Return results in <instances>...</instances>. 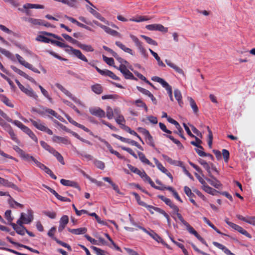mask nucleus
Returning <instances> with one entry per match:
<instances>
[{"instance_id":"a878e982","label":"nucleus","mask_w":255,"mask_h":255,"mask_svg":"<svg viewBox=\"0 0 255 255\" xmlns=\"http://www.w3.org/2000/svg\"><path fill=\"white\" fill-rule=\"evenodd\" d=\"M103 30L107 33L114 36H116L121 38L122 37L121 34L118 31L111 29L110 27L105 26V27H103Z\"/></svg>"},{"instance_id":"ddd939ff","label":"nucleus","mask_w":255,"mask_h":255,"mask_svg":"<svg viewBox=\"0 0 255 255\" xmlns=\"http://www.w3.org/2000/svg\"><path fill=\"white\" fill-rule=\"evenodd\" d=\"M60 182L64 186L72 187L78 189L79 191L81 190V188L79 184L75 181L62 179Z\"/></svg>"},{"instance_id":"f3484780","label":"nucleus","mask_w":255,"mask_h":255,"mask_svg":"<svg viewBox=\"0 0 255 255\" xmlns=\"http://www.w3.org/2000/svg\"><path fill=\"white\" fill-rule=\"evenodd\" d=\"M11 123L20 128L26 134L31 131L29 128L24 125L21 122L18 120L12 121Z\"/></svg>"},{"instance_id":"0eeeda50","label":"nucleus","mask_w":255,"mask_h":255,"mask_svg":"<svg viewBox=\"0 0 255 255\" xmlns=\"http://www.w3.org/2000/svg\"><path fill=\"white\" fill-rule=\"evenodd\" d=\"M117 69L120 71L126 79L137 80V78L127 69L125 65L121 64L119 67H117Z\"/></svg>"},{"instance_id":"864d4df0","label":"nucleus","mask_w":255,"mask_h":255,"mask_svg":"<svg viewBox=\"0 0 255 255\" xmlns=\"http://www.w3.org/2000/svg\"><path fill=\"white\" fill-rule=\"evenodd\" d=\"M0 52L3 55H4L5 56H6L7 58L11 60H13V56L12 54L11 53V52L9 51L4 48L0 47Z\"/></svg>"},{"instance_id":"a19ab883","label":"nucleus","mask_w":255,"mask_h":255,"mask_svg":"<svg viewBox=\"0 0 255 255\" xmlns=\"http://www.w3.org/2000/svg\"><path fill=\"white\" fill-rule=\"evenodd\" d=\"M151 19V17H149L147 16H139L136 18H130L129 20L136 22H139L141 21H147Z\"/></svg>"},{"instance_id":"79ce46f5","label":"nucleus","mask_w":255,"mask_h":255,"mask_svg":"<svg viewBox=\"0 0 255 255\" xmlns=\"http://www.w3.org/2000/svg\"><path fill=\"white\" fill-rule=\"evenodd\" d=\"M40 143L41 146L50 153H52V152L55 150L53 147L48 145L46 142L44 141H40Z\"/></svg>"},{"instance_id":"b1692460","label":"nucleus","mask_w":255,"mask_h":255,"mask_svg":"<svg viewBox=\"0 0 255 255\" xmlns=\"http://www.w3.org/2000/svg\"><path fill=\"white\" fill-rule=\"evenodd\" d=\"M52 140L54 142L62 143L65 144H69L70 142L69 140L66 137H63L57 135H54L52 137Z\"/></svg>"},{"instance_id":"9d476101","label":"nucleus","mask_w":255,"mask_h":255,"mask_svg":"<svg viewBox=\"0 0 255 255\" xmlns=\"http://www.w3.org/2000/svg\"><path fill=\"white\" fill-rule=\"evenodd\" d=\"M90 114L99 118L106 117L105 112L99 107H94L89 109Z\"/></svg>"},{"instance_id":"6e6d98bb","label":"nucleus","mask_w":255,"mask_h":255,"mask_svg":"<svg viewBox=\"0 0 255 255\" xmlns=\"http://www.w3.org/2000/svg\"><path fill=\"white\" fill-rule=\"evenodd\" d=\"M158 198L160 199L162 201H163L167 205L169 206L170 208L174 204V203L172 202V201L163 196L159 195Z\"/></svg>"},{"instance_id":"2f4dec72","label":"nucleus","mask_w":255,"mask_h":255,"mask_svg":"<svg viewBox=\"0 0 255 255\" xmlns=\"http://www.w3.org/2000/svg\"><path fill=\"white\" fill-rule=\"evenodd\" d=\"M103 180L105 181L108 182L109 183L111 186H112L113 189L118 194H121L120 190L119 188V187L117 185L115 184L111 180L110 177H105L103 178Z\"/></svg>"},{"instance_id":"7c9ffc66","label":"nucleus","mask_w":255,"mask_h":255,"mask_svg":"<svg viewBox=\"0 0 255 255\" xmlns=\"http://www.w3.org/2000/svg\"><path fill=\"white\" fill-rule=\"evenodd\" d=\"M174 97L177 100L179 106L182 107L183 105V102L182 100V97L181 92L178 89H175L174 91Z\"/></svg>"},{"instance_id":"8fccbe9b","label":"nucleus","mask_w":255,"mask_h":255,"mask_svg":"<svg viewBox=\"0 0 255 255\" xmlns=\"http://www.w3.org/2000/svg\"><path fill=\"white\" fill-rule=\"evenodd\" d=\"M46 114H48L49 115L52 116L53 117L56 118L59 120H61L62 117L61 116L58 115L55 111L47 108V110H46Z\"/></svg>"},{"instance_id":"58836bf2","label":"nucleus","mask_w":255,"mask_h":255,"mask_svg":"<svg viewBox=\"0 0 255 255\" xmlns=\"http://www.w3.org/2000/svg\"><path fill=\"white\" fill-rule=\"evenodd\" d=\"M51 154H53L56 158L57 160L61 164H62V165L65 164V162L63 157L59 152H58L55 149Z\"/></svg>"},{"instance_id":"cd10ccee","label":"nucleus","mask_w":255,"mask_h":255,"mask_svg":"<svg viewBox=\"0 0 255 255\" xmlns=\"http://www.w3.org/2000/svg\"><path fill=\"white\" fill-rule=\"evenodd\" d=\"M232 225L233 226V229H234V230L238 231L241 234L245 235V236H246L247 237H248L249 238H252L251 235L249 233H248L246 230H244L241 226H240L238 225H236V224Z\"/></svg>"},{"instance_id":"680f3d73","label":"nucleus","mask_w":255,"mask_h":255,"mask_svg":"<svg viewBox=\"0 0 255 255\" xmlns=\"http://www.w3.org/2000/svg\"><path fill=\"white\" fill-rule=\"evenodd\" d=\"M162 156L163 158L169 164L174 165L175 166L176 165L177 162H178L177 160H173L170 157H169V156H168L167 155H165V154H162Z\"/></svg>"},{"instance_id":"473e14b6","label":"nucleus","mask_w":255,"mask_h":255,"mask_svg":"<svg viewBox=\"0 0 255 255\" xmlns=\"http://www.w3.org/2000/svg\"><path fill=\"white\" fill-rule=\"evenodd\" d=\"M78 47L87 52H93L94 49L90 45L82 44L78 41L76 44Z\"/></svg>"},{"instance_id":"e2e57ef3","label":"nucleus","mask_w":255,"mask_h":255,"mask_svg":"<svg viewBox=\"0 0 255 255\" xmlns=\"http://www.w3.org/2000/svg\"><path fill=\"white\" fill-rule=\"evenodd\" d=\"M90 216L94 217L95 219L96 220L97 222L101 225H106V223L104 221L101 220L100 218L95 213H89L88 214Z\"/></svg>"},{"instance_id":"37998d69","label":"nucleus","mask_w":255,"mask_h":255,"mask_svg":"<svg viewBox=\"0 0 255 255\" xmlns=\"http://www.w3.org/2000/svg\"><path fill=\"white\" fill-rule=\"evenodd\" d=\"M36 40L38 41L43 42L44 43H49L51 42V43L53 44L52 41H55V40H52L50 39L49 38H47V37H45L43 35H38L36 38Z\"/></svg>"},{"instance_id":"ea45409f","label":"nucleus","mask_w":255,"mask_h":255,"mask_svg":"<svg viewBox=\"0 0 255 255\" xmlns=\"http://www.w3.org/2000/svg\"><path fill=\"white\" fill-rule=\"evenodd\" d=\"M151 237H152L154 240L157 241L158 243H161L162 244H164V241L162 239V238L159 236L156 233H155L153 231L151 230L148 234Z\"/></svg>"},{"instance_id":"7ed1b4c3","label":"nucleus","mask_w":255,"mask_h":255,"mask_svg":"<svg viewBox=\"0 0 255 255\" xmlns=\"http://www.w3.org/2000/svg\"><path fill=\"white\" fill-rule=\"evenodd\" d=\"M151 80L153 81L160 83L162 85V86L166 90L167 93L168 94L169 96L170 97V100L173 101L172 88L167 82H166L163 79L160 78L158 76L152 77L151 78Z\"/></svg>"},{"instance_id":"a211bd4d","label":"nucleus","mask_w":255,"mask_h":255,"mask_svg":"<svg viewBox=\"0 0 255 255\" xmlns=\"http://www.w3.org/2000/svg\"><path fill=\"white\" fill-rule=\"evenodd\" d=\"M21 91L26 94L27 96L33 98L34 99H37L38 96L31 89H27L24 87L23 85L19 88Z\"/></svg>"},{"instance_id":"338daca9","label":"nucleus","mask_w":255,"mask_h":255,"mask_svg":"<svg viewBox=\"0 0 255 255\" xmlns=\"http://www.w3.org/2000/svg\"><path fill=\"white\" fill-rule=\"evenodd\" d=\"M184 191L187 196L189 198H193L195 197L194 194L192 192L191 189L188 186H185L184 187Z\"/></svg>"},{"instance_id":"72a5a7b5","label":"nucleus","mask_w":255,"mask_h":255,"mask_svg":"<svg viewBox=\"0 0 255 255\" xmlns=\"http://www.w3.org/2000/svg\"><path fill=\"white\" fill-rule=\"evenodd\" d=\"M187 99L190 103V105L191 107L192 108V109H193L194 113L195 114H197L199 112V109L197 107V105L196 104L195 101L194 100V99L192 98H191L190 97H188Z\"/></svg>"},{"instance_id":"49530a36","label":"nucleus","mask_w":255,"mask_h":255,"mask_svg":"<svg viewBox=\"0 0 255 255\" xmlns=\"http://www.w3.org/2000/svg\"><path fill=\"white\" fill-rule=\"evenodd\" d=\"M9 198L10 199H9L8 202L11 207L15 208V206L21 208L23 207V205L22 204H21L15 201L13 198H11V196H10Z\"/></svg>"},{"instance_id":"5701e85b","label":"nucleus","mask_w":255,"mask_h":255,"mask_svg":"<svg viewBox=\"0 0 255 255\" xmlns=\"http://www.w3.org/2000/svg\"><path fill=\"white\" fill-rule=\"evenodd\" d=\"M165 62L168 66L173 68L176 72L182 75H185L183 70L179 67L177 66L173 63H172L170 60L166 59L165 60Z\"/></svg>"},{"instance_id":"aec40b11","label":"nucleus","mask_w":255,"mask_h":255,"mask_svg":"<svg viewBox=\"0 0 255 255\" xmlns=\"http://www.w3.org/2000/svg\"><path fill=\"white\" fill-rule=\"evenodd\" d=\"M145 182H147L150 186L155 188V189H159L157 187V186H156L151 179L150 178L149 176L146 173V172L143 170L142 175L140 177Z\"/></svg>"},{"instance_id":"423d86ee","label":"nucleus","mask_w":255,"mask_h":255,"mask_svg":"<svg viewBox=\"0 0 255 255\" xmlns=\"http://www.w3.org/2000/svg\"><path fill=\"white\" fill-rule=\"evenodd\" d=\"M130 37L134 43L135 45L136 46L143 57L147 59L148 54L146 49L143 47L142 42L140 41L139 40L133 35H130Z\"/></svg>"},{"instance_id":"c9c22d12","label":"nucleus","mask_w":255,"mask_h":255,"mask_svg":"<svg viewBox=\"0 0 255 255\" xmlns=\"http://www.w3.org/2000/svg\"><path fill=\"white\" fill-rule=\"evenodd\" d=\"M55 86L58 89L61 90L67 96L70 98H73L72 94L69 91L66 89L62 85L59 83H56L55 84Z\"/></svg>"},{"instance_id":"2eb2a0df","label":"nucleus","mask_w":255,"mask_h":255,"mask_svg":"<svg viewBox=\"0 0 255 255\" xmlns=\"http://www.w3.org/2000/svg\"><path fill=\"white\" fill-rule=\"evenodd\" d=\"M205 179L208 181L212 186H214L216 188H220L222 184L216 178H215L213 175L212 177H205Z\"/></svg>"},{"instance_id":"4c0bfd02","label":"nucleus","mask_w":255,"mask_h":255,"mask_svg":"<svg viewBox=\"0 0 255 255\" xmlns=\"http://www.w3.org/2000/svg\"><path fill=\"white\" fill-rule=\"evenodd\" d=\"M46 110H47V108L44 107H40L39 108H33L32 109V111L36 113L41 116H43L46 114Z\"/></svg>"},{"instance_id":"39448f33","label":"nucleus","mask_w":255,"mask_h":255,"mask_svg":"<svg viewBox=\"0 0 255 255\" xmlns=\"http://www.w3.org/2000/svg\"><path fill=\"white\" fill-rule=\"evenodd\" d=\"M29 122L37 129L41 131L45 132L49 135L53 134L52 131L50 129L48 128L47 127H46L44 124L42 123L40 120L37 119V120L35 121L34 120L30 119Z\"/></svg>"},{"instance_id":"bf43d9fd","label":"nucleus","mask_w":255,"mask_h":255,"mask_svg":"<svg viewBox=\"0 0 255 255\" xmlns=\"http://www.w3.org/2000/svg\"><path fill=\"white\" fill-rule=\"evenodd\" d=\"M62 36L66 40H67V41H68L69 42H70L73 44H77V43H78V40L73 39L72 37H71L70 36H69V35H68L67 34L63 33V34H62Z\"/></svg>"},{"instance_id":"5fc2aeb1","label":"nucleus","mask_w":255,"mask_h":255,"mask_svg":"<svg viewBox=\"0 0 255 255\" xmlns=\"http://www.w3.org/2000/svg\"><path fill=\"white\" fill-rule=\"evenodd\" d=\"M145 138L146 143L148 145L152 146V147H155V144L154 142L153 138L152 135L150 134V133L148 134L146 136H145Z\"/></svg>"},{"instance_id":"774afa93","label":"nucleus","mask_w":255,"mask_h":255,"mask_svg":"<svg viewBox=\"0 0 255 255\" xmlns=\"http://www.w3.org/2000/svg\"><path fill=\"white\" fill-rule=\"evenodd\" d=\"M104 61L109 65L113 66L114 64V60L113 58H109L105 55L103 56Z\"/></svg>"},{"instance_id":"4be33fe9","label":"nucleus","mask_w":255,"mask_h":255,"mask_svg":"<svg viewBox=\"0 0 255 255\" xmlns=\"http://www.w3.org/2000/svg\"><path fill=\"white\" fill-rule=\"evenodd\" d=\"M138 156L140 160L143 163L149 165L151 167H154V165L146 158L145 155L141 152H137Z\"/></svg>"},{"instance_id":"20e7f679","label":"nucleus","mask_w":255,"mask_h":255,"mask_svg":"<svg viewBox=\"0 0 255 255\" xmlns=\"http://www.w3.org/2000/svg\"><path fill=\"white\" fill-rule=\"evenodd\" d=\"M28 216L27 218L25 216V214L21 213L20 218L17 221L16 223L18 226H23V224H28L33 220V211L31 210H28Z\"/></svg>"},{"instance_id":"09e8293b","label":"nucleus","mask_w":255,"mask_h":255,"mask_svg":"<svg viewBox=\"0 0 255 255\" xmlns=\"http://www.w3.org/2000/svg\"><path fill=\"white\" fill-rule=\"evenodd\" d=\"M11 210H6L4 213V217L7 221V223L11 226V224H13L12 223L13 218L11 216Z\"/></svg>"},{"instance_id":"6ab92c4d","label":"nucleus","mask_w":255,"mask_h":255,"mask_svg":"<svg viewBox=\"0 0 255 255\" xmlns=\"http://www.w3.org/2000/svg\"><path fill=\"white\" fill-rule=\"evenodd\" d=\"M213 244L218 249L222 250L224 252V253L226 254L227 255H236L235 254L232 253L225 246L221 244H220L217 242H213Z\"/></svg>"},{"instance_id":"4468645a","label":"nucleus","mask_w":255,"mask_h":255,"mask_svg":"<svg viewBox=\"0 0 255 255\" xmlns=\"http://www.w3.org/2000/svg\"><path fill=\"white\" fill-rule=\"evenodd\" d=\"M3 92V90L2 88H0V93H2ZM0 100L6 106L11 108H14V104L12 103L11 101L9 100L7 97H6L5 95L0 94Z\"/></svg>"},{"instance_id":"f8f14e48","label":"nucleus","mask_w":255,"mask_h":255,"mask_svg":"<svg viewBox=\"0 0 255 255\" xmlns=\"http://www.w3.org/2000/svg\"><path fill=\"white\" fill-rule=\"evenodd\" d=\"M10 68L15 72L17 74H19V75L23 77L24 78H26V79L29 80L30 81H31V82H33V83H34L35 84L36 83V82H35V80L29 76L27 74H26L25 73H24V72H23L22 71H21V70L18 69L17 68H16L15 66H13V65H11L10 66Z\"/></svg>"},{"instance_id":"c756f323","label":"nucleus","mask_w":255,"mask_h":255,"mask_svg":"<svg viewBox=\"0 0 255 255\" xmlns=\"http://www.w3.org/2000/svg\"><path fill=\"white\" fill-rule=\"evenodd\" d=\"M92 91L95 94L100 95L102 93L103 88L102 85L100 84H95L91 86Z\"/></svg>"},{"instance_id":"de8ad7c7","label":"nucleus","mask_w":255,"mask_h":255,"mask_svg":"<svg viewBox=\"0 0 255 255\" xmlns=\"http://www.w3.org/2000/svg\"><path fill=\"white\" fill-rule=\"evenodd\" d=\"M24 9L29 8H43L44 6L42 5L37 4L26 3L23 6Z\"/></svg>"},{"instance_id":"bb28decb","label":"nucleus","mask_w":255,"mask_h":255,"mask_svg":"<svg viewBox=\"0 0 255 255\" xmlns=\"http://www.w3.org/2000/svg\"><path fill=\"white\" fill-rule=\"evenodd\" d=\"M116 45L122 49L125 52H127L131 55H133L134 53L132 50L129 48L127 47L124 44L120 41H116Z\"/></svg>"},{"instance_id":"f704fd0d","label":"nucleus","mask_w":255,"mask_h":255,"mask_svg":"<svg viewBox=\"0 0 255 255\" xmlns=\"http://www.w3.org/2000/svg\"><path fill=\"white\" fill-rule=\"evenodd\" d=\"M24 20L25 21L30 23L33 25H41V24H42L41 19L28 17L25 18Z\"/></svg>"},{"instance_id":"6e6552de","label":"nucleus","mask_w":255,"mask_h":255,"mask_svg":"<svg viewBox=\"0 0 255 255\" xmlns=\"http://www.w3.org/2000/svg\"><path fill=\"white\" fill-rule=\"evenodd\" d=\"M153 159L157 168L162 173L165 174L170 179L171 182H172L173 181V177L172 174L168 172L167 169L165 168L155 157H154Z\"/></svg>"},{"instance_id":"f257e3e1","label":"nucleus","mask_w":255,"mask_h":255,"mask_svg":"<svg viewBox=\"0 0 255 255\" xmlns=\"http://www.w3.org/2000/svg\"><path fill=\"white\" fill-rule=\"evenodd\" d=\"M13 149L18 154L22 160L27 162H30V161H33V162L38 167L48 174L51 178L55 180L57 179L56 176L53 174L52 171L48 167L41 163L40 162L38 161L33 156H31L29 154L26 153L22 149H21L17 145H14L13 146Z\"/></svg>"},{"instance_id":"0e129e2a","label":"nucleus","mask_w":255,"mask_h":255,"mask_svg":"<svg viewBox=\"0 0 255 255\" xmlns=\"http://www.w3.org/2000/svg\"><path fill=\"white\" fill-rule=\"evenodd\" d=\"M106 117L109 120L112 119L114 116V111L112 108L108 107L106 109Z\"/></svg>"},{"instance_id":"c03bdc74","label":"nucleus","mask_w":255,"mask_h":255,"mask_svg":"<svg viewBox=\"0 0 255 255\" xmlns=\"http://www.w3.org/2000/svg\"><path fill=\"white\" fill-rule=\"evenodd\" d=\"M124 128L130 134L136 136L139 139V140L143 144H144L143 141L142 140L140 136L135 131L132 130L130 128H129L128 126H125V128Z\"/></svg>"},{"instance_id":"052dcab7","label":"nucleus","mask_w":255,"mask_h":255,"mask_svg":"<svg viewBox=\"0 0 255 255\" xmlns=\"http://www.w3.org/2000/svg\"><path fill=\"white\" fill-rule=\"evenodd\" d=\"M141 37L146 40V41L149 44L157 46V43L151 38L143 35H141Z\"/></svg>"},{"instance_id":"13d9d810","label":"nucleus","mask_w":255,"mask_h":255,"mask_svg":"<svg viewBox=\"0 0 255 255\" xmlns=\"http://www.w3.org/2000/svg\"><path fill=\"white\" fill-rule=\"evenodd\" d=\"M207 130H208V146H209V147L210 148H212V142H213V134H212V132L211 130V129L209 128V127H207Z\"/></svg>"},{"instance_id":"1a4fd4ad","label":"nucleus","mask_w":255,"mask_h":255,"mask_svg":"<svg viewBox=\"0 0 255 255\" xmlns=\"http://www.w3.org/2000/svg\"><path fill=\"white\" fill-rule=\"evenodd\" d=\"M8 133L10 138L14 141L17 144H19L20 142V140L18 139L16 135L14 132V130L11 127L10 125L9 124H7L3 128Z\"/></svg>"},{"instance_id":"e433bc0d","label":"nucleus","mask_w":255,"mask_h":255,"mask_svg":"<svg viewBox=\"0 0 255 255\" xmlns=\"http://www.w3.org/2000/svg\"><path fill=\"white\" fill-rule=\"evenodd\" d=\"M202 189L206 192H207L208 194H210L212 195H215L216 193H219V191L216 190L215 189L212 188V187H210L208 184L205 185Z\"/></svg>"},{"instance_id":"9b49d317","label":"nucleus","mask_w":255,"mask_h":255,"mask_svg":"<svg viewBox=\"0 0 255 255\" xmlns=\"http://www.w3.org/2000/svg\"><path fill=\"white\" fill-rule=\"evenodd\" d=\"M146 28L149 30L153 31L157 30L161 32H167V28L164 27L161 24H151L147 25L145 26Z\"/></svg>"},{"instance_id":"4d7b16f0","label":"nucleus","mask_w":255,"mask_h":255,"mask_svg":"<svg viewBox=\"0 0 255 255\" xmlns=\"http://www.w3.org/2000/svg\"><path fill=\"white\" fill-rule=\"evenodd\" d=\"M193 138H195L196 141H191V144L193 145H194L197 147H198L200 149H203V146L200 145V144L202 143V140L200 139L199 138L196 137H194Z\"/></svg>"},{"instance_id":"a18cd8bd","label":"nucleus","mask_w":255,"mask_h":255,"mask_svg":"<svg viewBox=\"0 0 255 255\" xmlns=\"http://www.w3.org/2000/svg\"><path fill=\"white\" fill-rule=\"evenodd\" d=\"M164 135L167 137V138H169L170 140H171L173 142H174L175 144H176L179 148L182 149L184 148L183 145L182 144V143L180 142V141L175 138H174V137L172 135H166L164 134Z\"/></svg>"},{"instance_id":"412c9836","label":"nucleus","mask_w":255,"mask_h":255,"mask_svg":"<svg viewBox=\"0 0 255 255\" xmlns=\"http://www.w3.org/2000/svg\"><path fill=\"white\" fill-rule=\"evenodd\" d=\"M11 226L12 227L14 230L18 234L21 236H23L25 235L26 229L24 226H18V225L14 223L11 224Z\"/></svg>"},{"instance_id":"69168bd1","label":"nucleus","mask_w":255,"mask_h":255,"mask_svg":"<svg viewBox=\"0 0 255 255\" xmlns=\"http://www.w3.org/2000/svg\"><path fill=\"white\" fill-rule=\"evenodd\" d=\"M184 226L186 227L187 230L190 234L194 235L195 236L198 235V233L196 232V231L187 222V224L184 225Z\"/></svg>"},{"instance_id":"393cba45","label":"nucleus","mask_w":255,"mask_h":255,"mask_svg":"<svg viewBox=\"0 0 255 255\" xmlns=\"http://www.w3.org/2000/svg\"><path fill=\"white\" fill-rule=\"evenodd\" d=\"M68 230L71 233L75 234V235L84 234L87 231V228H86L85 227L80 228H78V229H70V228H68Z\"/></svg>"},{"instance_id":"3c124183","label":"nucleus","mask_w":255,"mask_h":255,"mask_svg":"<svg viewBox=\"0 0 255 255\" xmlns=\"http://www.w3.org/2000/svg\"><path fill=\"white\" fill-rule=\"evenodd\" d=\"M68 120L70 123H71L73 125L83 129L85 131L87 132H90V130L88 128L85 127L84 126L77 123L76 122H75L74 120H70L69 119H68Z\"/></svg>"},{"instance_id":"f03ea898","label":"nucleus","mask_w":255,"mask_h":255,"mask_svg":"<svg viewBox=\"0 0 255 255\" xmlns=\"http://www.w3.org/2000/svg\"><path fill=\"white\" fill-rule=\"evenodd\" d=\"M54 44H55L56 46H59L61 48H66L65 49V51L69 54H71V52L76 57H77L79 59L88 62V59L82 53L80 50L78 49H74L72 47L61 42L59 41H52Z\"/></svg>"},{"instance_id":"c85d7f7f","label":"nucleus","mask_w":255,"mask_h":255,"mask_svg":"<svg viewBox=\"0 0 255 255\" xmlns=\"http://www.w3.org/2000/svg\"><path fill=\"white\" fill-rule=\"evenodd\" d=\"M132 194L135 197L136 200L137 201L138 204L139 205L144 207L146 208H152V206L148 205L145 203H144L143 201H141L140 197L137 193H136L135 192H132Z\"/></svg>"},{"instance_id":"603ef678","label":"nucleus","mask_w":255,"mask_h":255,"mask_svg":"<svg viewBox=\"0 0 255 255\" xmlns=\"http://www.w3.org/2000/svg\"><path fill=\"white\" fill-rule=\"evenodd\" d=\"M15 57L18 60V62L21 64L22 65L24 66L26 68V67L29 66V63L26 62L25 60H24L23 58L19 54H16Z\"/></svg>"},{"instance_id":"dca6fc26","label":"nucleus","mask_w":255,"mask_h":255,"mask_svg":"<svg viewBox=\"0 0 255 255\" xmlns=\"http://www.w3.org/2000/svg\"><path fill=\"white\" fill-rule=\"evenodd\" d=\"M11 123L20 128L26 134L31 131L29 128L24 125L21 122L18 120L12 121Z\"/></svg>"}]
</instances>
